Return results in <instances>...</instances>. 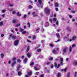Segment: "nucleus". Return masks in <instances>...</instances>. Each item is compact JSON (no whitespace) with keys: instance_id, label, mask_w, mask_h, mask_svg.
Masks as SVG:
<instances>
[{"instance_id":"nucleus-49","label":"nucleus","mask_w":77,"mask_h":77,"mask_svg":"<svg viewBox=\"0 0 77 77\" xmlns=\"http://www.w3.org/2000/svg\"><path fill=\"white\" fill-rule=\"evenodd\" d=\"M60 41V39H58L57 41H56L55 42H59V41Z\"/></svg>"},{"instance_id":"nucleus-20","label":"nucleus","mask_w":77,"mask_h":77,"mask_svg":"<svg viewBox=\"0 0 77 77\" xmlns=\"http://www.w3.org/2000/svg\"><path fill=\"white\" fill-rule=\"evenodd\" d=\"M30 49V47L29 46H28L27 48L26 49V52H28L29 51V49Z\"/></svg>"},{"instance_id":"nucleus-42","label":"nucleus","mask_w":77,"mask_h":77,"mask_svg":"<svg viewBox=\"0 0 77 77\" xmlns=\"http://www.w3.org/2000/svg\"><path fill=\"white\" fill-rule=\"evenodd\" d=\"M17 62H21V60L19 59H18L17 60Z\"/></svg>"},{"instance_id":"nucleus-46","label":"nucleus","mask_w":77,"mask_h":77,"mask_svg":"<svg viewBox=\"0 0 77 77\" xmlns=\"http://www.w3.org/2000/svg\"><path fill=\"white\" fill-rule=\"evenodd\" d=\"M34 65V63L32 62L31 63L30 65V66H32V65Z\"/></svg>"},{"instance_id":"nucleus-57","label":"nucleus","mask_w":77,"mask_h":77,"mask_svg":"<svg viewBox=\"0 0 77 77\" xmlns=\"http://www.w3.org/2000/svg\"><path fill=\"white\" fill-rule=\"evenodd\" d=\"M69 60V58H67L66 59V62H67V61H68V60Z\"/></svg>"},{"instance_id":"nucleus-61","label":"nucleus","mask_w":77,"mask_h":77,"mask_svg":"<svg viewBox=\"0 0 77 77\" xmlns=\"http://www.w3.org/2000/svg\"><path fill=\"white\" fill-rule=\"evenodd\" d=\"M75 45V44H74L72 45V47H74Z\"/></svg>"},{"instance_id":"nucleus-64","label":"nucleus","mask_w":77,"mask_h":77,"mask_svg":"<svg viewBox=\"0 0 77 77\" xmlns=\"http://www.w3.org/2000/svg\"><path fill=\"white\" fill-rule=\"evenodd\" d=\"M55 11H58V8H55Z\"/></svg>"},{"instance_id":"nucleus-12","label":"nucleus","mask_w":77,"mask_h":77,"mask_svg":"<svg viewBox=\"0 0 77 77\" xmlns=\"http://www.w3.org/2000/svg\"><path fill=\"white\" fill-rule=\"evenodd\" d=\"M17 17H21V14H20V12H18L17 13Z\"/></svg>"},{"instance_id":"nucleus-17","label":"nucleus","mask_w":77,"mask_h":77,"mask_svg":"<svg viewBox=\"0 0 77 77\" xmlns=\"http://www.w3.org/2000/svg\"><path fill=\"white\" fill-rule=\"evenodd\" d=\"M56 35L57 36L58 38H60V35H59V34L58 33H57L56 34Z\"/></svg>"},{"instance_id":"nucleus-28","label":"nucleus","mask_w":77,"mask_h":77,"mask_svg":"<svg viewBox=\"0 0 77 77\" xmlns=\"http://www.w3.org/2000/svg\"><path fill=\"white\" fill-rule=\"evenodd\" d=\"M53 21H54V22H55V21H56L57 20V19L56 18H54L53 19Z\"/></svg>"},{"instance_id":"nucleus-2","label":"nucleus","mask_w":77,"mask_h":77,"mask_svg":"<svg viewBox=\"0 0 77 77\" xmlns=\"http://www.w3.org/2000/svg\"><path fill=\"white\" fill-rule=\"evenodd\" d=\"M67 48H68L67 47H66L64 48L63 51V55H64L65 53L66 52Z\"/></svg>"},{"instance_id":"nucleus-37","label":"nucleus","mask_w":77,"mask_h":77,"mask_svg":"<svg viewBox=\"0 0 77 77\" xmlns=\"http://www.w3.org/2000/svg\"><path fill=\"white\" fill-rule=\"evenodd\" d=\"M67 30L68 31H71V29L69 28V27H68L67 28Z\"/></svg>"},{"instance_id":"nucleus-44","label":"nucleus","mask_w":77,"mask_h":77,"mask_svg":"<svg viewBox=\"0 0 77 77\" xmlns=\"http://www.w3.org/2000/svg\"><path fill=\"white\" fill-rule=\"evenodd\" d=\"M49 60H53V57H51L49 59Z\"/></svg>"},{"instance_id":"nucleus-26","label":"nucleus","mask_w":77,"mask_h":77,"mask_svg":"<svg viewBox=\"0 0 77 77\" xmlns=\"http://www.w3.org/2000/svg\"><path fill=\"white\" fill-rule=\"evenodd\" d=\"M73 64L75 66L77 65V62L76 61H74L73 63Z\"/></svg>"},{"instance_id":"nucleus-48","label":"nucleus","mask_w":77,"mask_h":77,"mask_svg":"<svg viewBox=\"0 0 77 77\" xmlns=\"http://www.w3.org/2000/svg\"><path fill=\"white\" fill-rule=\"evenodd\" d=\"M76 38V36H73L72 38V39H75Z\"/></svg>"},{"instance_id":"nucleus-25","label":"nucleus","mask_w":77,"mask_h":77,"mask_svg":"<svg viewBox=\"0 0 77 77\" xmlns=\"http://www.w3.org/2000/svg\"><path fill=\"white\" fill-rule=\"evenodd\" d=\"M18 74L19 75H21L22 74L21 72V71H19L18 72Z\"/></svg>"},{"instance_id":"nucleus-21","label":"nucleus","mask_w":77,"mask_h":77,"mask_svg":"<svg viewBox=\"0 0 77 77\" xmlns=\"http://www.w3.org/2000/svg\"><path fill=\"white\" fill-rule=\"evenodd\" d=\"M0 56H1V58H3V57H4V54H0Z\"/></svg>"},{"instance_id":"nucleus-38","label":"nucleus","mask_w":77,"mask_h":77,"mask_svg":"<svg viewBox=\"0 0 77 77\" xmlns=\"http://www.w3.org/2000/svg\"><path fill=\"white\" fill-rule=\"evenodd\" d=\"M37 52H41V49H38L37 50Z\"/></svg>"},{"instance_id":"nucleus-59","label":"nucleus","mask_w":77,"mask_h":77,"mask_svg":"<svg viewBox=\"0 0 77 77\" xmlns=\"http://www.w3.org/2000/svg\"><path fill=\"white\" fill-rule=\"evenodd\" d=\"M59 60V59H58L57 58H56L55 59V60L56 62H57V60Z\"/></svg>"},{"instance_id":"nucleus-14","label":"nucleus","mask_w":77,"mask_h":77,"mask_svg":"<svg viewBox=\"0 0 77 77\" xmlns=\"http://www.w3.org/2000/svg\"><path fill=\"white\" fill-rule=\"evenodd\" d=\"M61 73L60 72H58L57 73V77H61V75H60Z\"/></svg>"},{"instance_id":"nucleus-22","label":"nucleus","mask_w":77,"mask_h":77,"mask_svg":"<svg viewBox=\"0 0 77 77\" xmlns=\"http://www.w3.org/2000/svg\"><path fill=\"white\" fill-rule=\"evenodd\" d=\"M21 66H20V65H19V66L18 67L17 69V71H19V70L20 69V67Z\"/></svg>"},{"instance_id":"nucleus-60","label":"nucleus","mask_w":77,"mask_h":77,"mask_svg":"<svg viewBox=\"0 0 77 77\" xmlns=\"http://www.w3.org/2000/svg\"><path fill=\"white\" fill-rule=\"evenodd\" d=\"M40 77H44V74H42L40 75Z\"/></svg>"},{"instance_id":"nucleus-11","label":"nucleus","mask_w":77,"mask_h":77,"mask_svg":"<svg viewBox=\"0 0 77 77\" xmlns=\"http://www.w3.org/2000/svg\"><path fill=\"white\" fill-rule=\"evenodd\" d=\"M48 26H49V23L48 22H46L45 25V27H47Z\"/></svg>"},{"instance_id":"nucleus-16","label":"nucleus","mask_w":77,"mask_h":77,"mask_svg":"<svg viewBox=\"0 0 77 77\" xmlns=\"http://www.w3.org/2000/svg\"><path fill=\"white\" fill-rule=\"evenodd\" d=\"M40 30V28H38V29H36L35 30L36 31V32L37 33H38L39 32V31Z\"/></svg>"},{"instance_id":"nucleus-3","label":"nucleus","mask_w":77,"mask_h":77,"mask_svg":"<svg viewBox=\"0 0 77 77\" xmlns=\"http://www.w3.org/2000/svg\"><path fill=\"white\" fill-rule=\"evenodd\" d=\"M19 43V40H15L14 41V45H15V46H17V45H18V44Z\"/></svg>"},{"instance_id":"nucleus-54","label":"nucleus","mask_w":77,"mask_h":77,"mask_svg":"<svg viewBox=\"0 0 77 77\" xmlns=\"http://www.w3.org/2000/svg\"><path fill=\"white\" fill-rule=\"evenodd\" d=\"M71 12L73 14H75V11H71Z\"/></svg>"},{"instance_id":"nucleus-5","label":"nucleus","mask_w":77,"mask_h":77,"mask_svg":"<svg viewBox=\"0 0 77 77\" xmlns=\"http://www.w3.org/2000/svg\"><path fill=\"white\" fill-rule=\"evenodd\" d=\"M60 63L61 65H63V58H62V57H61L60 58Z\"/></svg>"},{"instance_id":"nucleus-34","label":"nucleus","mask_w":77,"mask_h":77,"mask_svg":"<svg viewBox=\"0 0 77 77\" xmlns=\"http://www.w3.org/2000/svg\"><path fill=\"white\" fill-rule=\"evenodd\" d=\"M26 31H24L22 32V34H26Z\"/></svg>"},{"instance_id":"nucleus-35","label":"nucleus","mask_w":77,"mask_h":77,"mask_svg":"<svg viewBox=\"0 0 77 77\" xmlns=\"http://www.w3.org/2000/svg\"><path fill=\"white\" fill-rule=\"evenodd\" d=\"M16 60V58H15V57H14L12 59V61H13L14 62L15 60Z\"/></svg>"},{"instance_id":"nucleus-41","label":"nucleus","mask_w":77,"mask_h":77,"mask_svg":"<svg viewBox=\"0 0 77 77\" xmlns=\"http://www.w3.org/2000/svg\"><path fill=\"white\" fill-rule=\"evenodd\" d=\"M36 35H34L33 36V39H36Z\"/></svg>"},{"instance_id":"nucleus-47","label":"nucleus","mask_w":77,"mask_h":77,"mask_svg":"<svg viewBox=\"0 0 77 77\" xmlns=\"http://www.w3.org/2000/svg\"><path fill=\"white\" fill-rule=\"evenodd\" d=\"M56 24H57V26L59 25V22L58 21H57L56 22Z\"/></svg>"},{"instance_id":"nucleus-52","label":"nucleus","mask_w":77,"mask_h":77,"mask_svg":"<svg viewBox=\"0 0 77 77\" xmlns=\"http://www.w3.org/2000/svg\"><path fill=\"white\" fill-rule=\"evenodd\" d=\"M49 21H50V22H51V23H53V21H52V20H51V19H50Z\"/></svg>"},{"instance_id":"nucleus-32","label":"nucleus","mask_w":77,"mask_h":77,"mask_svg":"<svg viewBox=\"0 0 77 77\" xmlns=\"http://www.w3.org/2000/svg\"><path fill=\"white\" fill-rule=\"evenodd\" d=\"M6 10H2V13H5V12H6Z\"/></svg>"},{"instance_id":"nucleus-9","label":"nucleus","mask_w":77,"mask_h":77,"mask_svg":"<svg viewBox=\"0 0 77 77\" xmlns=\"http://www.w3.org/2000/svg\"><path fill=\"white\" fill-rule=\"evenodd\" d=\"M27 58H26L23 60V62L24 64H26L27 63Z\"/></svg>"},{"instance_id":"nucleus-31","label":"nucleus","mask_w":77,"mask_h":77,"mask_svg":"<svg viewBox=\"0 0 77 77\" xmlns=\"http://www.w3.org/2000/svg\"><path fill=\"white\" fill-rule=\"evenodd\" d=\"M27 17V15L26 14H24V16L23 17V18L24 19L25 18H26V17Z\"/></svg>"},{"instance_id":"nucleus-4","label":"nucleus","mask_w":77,"mask_h":77,"mask_svg":"<svg viewBox=\"0 0 77 77\" xmlns=\"http://www.w3.org/2000/svg\"><path fill=\"white\" fill-rule=\"evenodd\" d=\"M40 67V66L39 65H37L35 67L34 69L35 70V71H38L39 70V68Z\"/></svg>"},{"instance_id":"nucleus-24","label":"nucleus","mask_w":77,"mask_h":77,"mask_svg":"<svg viewBox=\"0 0 77 77\" xmlns=\"http://www.w3.org/2000/svg\"><path fill=\"white\" fill-rule=\"evenodd\" d=\"M17 36L15 35H13L12 36V39H16Z\"/></svg>"},{"instance_id":"nucleus-23","label":"nucleus","mask_w":77,"mask_h":77,"mask_svg":"<svg viewBox=\"0 0 77 77\" xmlns=\"http://www.w3.org/2000/svg\"><path fill=\"white\" fill-rule=\"evenodd\" d=\"M72 51V47L71 46L69 47V52H71Z\"/></svg>"},{"instance_id":"nucleus-19","label":"nucleus","mask_w":77,"mask_h":77,"mask_svg":"<svg viewBox=\"0 0 77 77\" xmlns=\"http://www.w3.org/2000/svg\"><path fill=\"white\" fill-rule=\"evenodd\" d=\"M38 2L39 3V5H41V3H42V1L41 0H38Z\"/></svg>"},{"instance_id":"nucleus-43","label":"nucleus","mask_w":77,"mask_h":77,"mask_svg":"<svg viewBox=\"0 0 77 77\" xmlns=\"http://www.w3.org/2000/svg\"><path fill=\"white\" fill-rule=\"evenodd\" d=\"M13 8L8 9V11H13Z\"/></svg>"},{"instance_id":"nucleus-53","label":"nucleus","mask_w":77,"mask_h":77,"mask_svg":"<svg viewBox=\"0 0 77 77\" xmlns=\"http://www.w3.org/2000/svg\"><path fill=\"white\" fill-rule=\"evenodd\" d=\"M50 45L51 47H54V45H53L52 44H50Z\"/></svg>"},{"instance_id":"nucleus-55","label":"nucleus","mask_w":77,"mask_h":77,"mask_svg":"<svg viewBox=\"0 0 77 77\" xmlns=\"http://www.w3.org/2000/svg\"><path fill=\"white\" fill-rule=\"evenodd\" d=\"M46 72L48 73H50V70H46Z\"/></svg>"},{"instance_id":"nucleus-1","label":"nucleus","mask_w":77,"mask_h":77,"mask_svg":"<svg viewBox=\"0 0 77 77\" xmlns=\"http://www.w3.org/2000/svg\"><path fill=\"white\" fill-rule=\"evenodd\" d=\"M45 13L47 15L50 14V10L48 8H45Z\"/></svg>"},{"instance_id":"nucleus-10","label":"nucleus","mask_w":77,"mask_h":77,"mask_svg":"<svg viewBox=\"0 0 77 77\" xmlns=\"http://www.w3.org/2000/svg\"><path fill=\"white\" fill-rule=\"evenodd\" d=\"M18 21V20H14L12 21L13 23H15Z\"/></svg>"},{"instance_id":"nucleus-51","label":"nucleus","mask_w":77,"mask_h":77,"mask_svg":"<svg viewBox=\"0 0 77 77\" xmlns=\"http://www.w3.org/2000/svg\"><path fill=\"white\" fill-rule=\"evenodd\" d=\"M32 15H35V11H33L32 13Z\"/></svg>"},{"instance_id":"nucleus-33","label":"nucleus","mask_w":77,"mask_h":77,"mask_svg":"<svg viewBox=\"0 0 77 77\" xmlns=\"http://www.w3.org/2000/svg\"><path fill=\"white\" fill-rule=\"evenodd\" d=\"M70 73L69 72L67 75V77H69L70 76Z\"/></svg>"},{"instance_id":"nucleus-63","label":"nucleus","mask_w":77,"mask_h":77,"mask_svg":"<svg viewBox=\"0 0 77 77\" xmlns=\"http://www.w3.org/2000/svg\"><path fill=\"white\" fill-rule=\"evenodd\" d=\"M60 29H57V32H59V31H60Z\"/></svg>"},{"instance_id":"nucleus-50","label":"nucleus","mask_w":77,"mask_h":77,"mask_svg":"<svg viewBox=\"0 0 77 77\" xmlns=\"http://www.w3.org/2000/svg\"><path fill=\"white\" fill-rule=\"evenodd\" d=\"M20 30L21 31V32H23V31H24V29H22L21 28H20Z\"/></svg>"},{"instance_id":"nucleus-7","label":"nucleus","mask_w":77,"mask_h":77,"mask_svg":"<svg viewBox=\"0 0 77 77\" xmlns=\"http://www.w3.org/2000/svg\"><path fill=\"white\" fill-rule=\"evenodd\" d=\"M32 54V53L31 52L30 53H28L26 54V55L28 57H29V58H30V57H31V55Z\"/></svg>"},{"instance_id":"nucleus-8","label":"nucleus","mask_w":77,"mask_h":77,"mask_svg":"<svg viewBox=\"0 0 77 77\" xmlns=\"http://www.w3.org/2000/svg\"><path fill=\"white\" fill-rule=\"evenodd\" d=\"M55 67H57V68H58L60 66V64H58V66H57V64L56 63H55Z\"/></svg>"},{"instance_id":"nucleus-27","label":"nucleus","mask_w":77,"mask_h":77,"mask_svg":"<svg viewBox=\"0 0 77 77\" xmlns=\"http://www.w3.org/2000/svg\"><path fill=\"white\" fill-rule=\"evenodd\" d=\"M21 25V24L20 23H19V24H17L16 26L15 27H18L20 26Z\"/></svg>"},{"instance_id":"nucleus-56","label":"nucleus","mask_w":77,"mask_h":77,"mask_svg":"<svg viewBox=\"0 0 77 77\" xmlns=\"http://www.w3.org/2000/svg\"><path fill=\"white\" fill-rule=\"evenodd\" d=\"M75 75H74V77H75L76 76V75L77 74V72H75Z\"/></svg>"},{"instance_id":"nucleus-15","label":"nucleus","mask_w":77,"mask_h":77,"mask_svg":"<svg viewBox=\"0 0 77 77\" xmlns=\"http://www.w3.org/2000/svg\"><path fill=\"white\" fill-rule=\"evenodd\" d=\"M52 53H53L54 54H57V51H55V50H54L52 51Z\"/></svg>"},{"instance_id":"nucleus-18","label":"nucleus","mask_w":77,"mask_h":77,"mask_svg":"<svg viewBox=\"0 0 77 77\" xmlns=\"http://www.w3.org/2000/svg\"><path fill=\"white\" fill-rule=\"evenodd\" d=\"M32 74V72H30L28 73V75H31Z\"/></svg>"},{"instance_id":"nucleus-13","label":"nucleus","mask_w":77,"mask_h":77,"mask_svg":"<svg viewBox=\"0 0 77 77\" xmlns=\"http://www.w3.org/2000/svg\"><path fill=\"white\" fill-rule=\"evenodd\" d=\"M59 7V4L57 3H55V8H57V7Z\"/></svg>"},{"instance_id":"nucleus-45","label":"nucleus","mask_w":77,"mask_h":77,"mask_svg":"<svg viewBox=\"0 0 77 77\" xmlns=\"http://www.w3.org/2000/svg\"><path fill=\"white\" fill-rule=\"evenodd\" d=\"M2 17L3 18H4V17H5V14H2Z\"/></svg>"},{"instance_id":"nucleus-62","label":"nucleus","mask_w":77,"mask_h":77,"mask_svg":"<svg viewBox=\"0 0 77 77\" xmlns=\"http://www.w3.org/2000/svg\"><path fill=\"white\" fill-rule=\"evenodd\" d=\"M69 17L70 18H72V16H71V15H69Z\"/></svg>"},{"instance_id":"nucleus-30","label":"nucleus","mask_w":77,"mask_h":77,"mask_svg":"<svg viewBox=\"0 0 77 77\" xmlns=\"http://www.w3.org/2000/svg\"><path fill=\"white\" fill-rule=\"evenodd\" d=\"M32 6L30 5L28 6V8H29V9H32Z\"/></svg>"},{"instance_id":"nucleus-39","label":"nucleus","mask_w":77,"mask_h":77,"mask_svg":"<svg viewBox=\"0 0 77 77\" xmlns=\"http://www.w3.org/2000/svg\"><path fill=\"white\" fill-rule=\"evenodd\" d=\"M27 25H29V28H30V23H27Z\"/></svg>"},{"instance_id":"nucleus-6","label":"nucleus","mask_w":77,"mask_h":77,"mask_svg":"<svg viewBox=\"0 0 77 77\" xmlns=\"http://www.w3.org/2000/svg\"><path fill=\"white\" fill-rule=\"evenodd\" d=\"M17 63V61H14L12 62V63H11V66L13 67V66H15V64Z\"/></svg>"},{"instance_id":"nucleus-29","label":"nucleus","mask_w":77,"mask_h":77,"mask_svg":"<svg viewBox=\"0 0 77 77\" xmlns=\"http://www.w3.org/2000/svg\"><path fill=\"white\" fill-rule=\"evenodd\" d=\"M3 25V22L2 21L0 23V26H2Z\"/></svg>"},{"instance_id":"nucleus-40","label":"nucleus","mask_w":77,"mask_h":77,"mask_svg":"<svg viewBox=\"0 0 77 77\" xmlns=\"http://www.w3.org/2000/svg\"><path fill=\"white\" fill-rule=\"evenodd\" d=\"M38 14H35L33 15V17H37V16H38Z\"/></svg>"},{"instance_id":"nucleus-36","label":"nucleus","mask_w":77,"mask_h":77,"mask_svg":"<svg viewBox=\"0 0 77 77\" xmlns=\"http://www.w3.org/2000/svg\"><path fill=\"white\" fill-rule=\"evenodd\" d=\"M14 4H11L9 5V6L10 7H12L14 6Z\"/></svg>"},{"instance_id":"nucleus-58","label":"nucleus","mask_w":77,"mask_h":77,"mask_svg":"<svg viewBox=\"0 0 77 77\" xmlns=\"http://www.w3.org/2000/svg\"><path fill=\"white\" fill-rule=\"evenodd\" d=\"M50 62H48L47 63H46V64H47L48 65H50Z\"/></svg>"}]
</instances>
